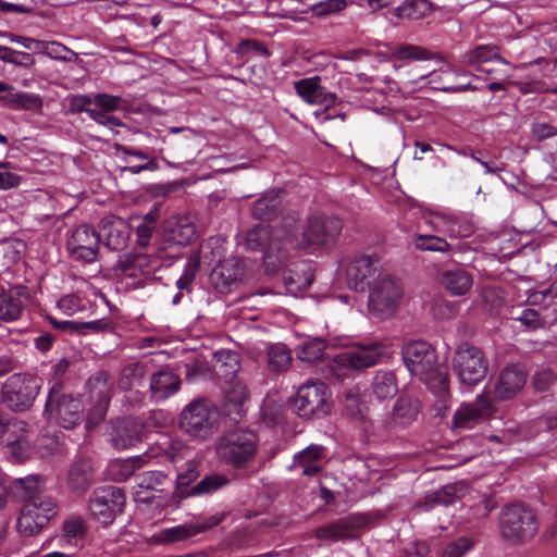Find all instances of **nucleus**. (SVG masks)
Returning a JSON list of instances; mask_svg holds the SVG:
<instances>
[{
    "instance_id": "f257e3e1",
    "label": "nucleus",
    "mask_w": 557,
    "mask_h": 557,
    "mask_svg": "<svg viewBox=\"0 0 557 557\" xmlns=\"http://www.w3.org/2000/svg\"><path fill=\"white\" fill-rule=\"evenodd\" d=\"M258 435L249 430H234L215 443L218 459L234 470H249L258 453Z\"/></svg>"
},
{
    "instance_id": "f03ea898",
    "label": "nucleus",
    "mask_w": 557,
    "mask_h": 557,
    "mask_svg": "<svg viewBox=\"0 0 557 557\" xmlns=\"http://www.w3.org/2000/svg\"><path fill=\"white\" fill-rule=\"evenodd\" d=\"M85 408L78 395L72 394L63 381H53L49 387L44 414L59 426L72 430L84 420Z\"/></svg>"
},
{
    "instance_id": "7ed1b4c3",
    "label": "nucleus",
    "mask_w": 557,
    "mask_h": 557,
    "mask_svg": "<svg viewBox=\"0 0 557 557\" xmlns=\"http://www.w3.org/2000/svg\"><path fill=\"white\" fill-rule=\"evenodd\" d=\"M219 408L207 398H198L182 410L180 426L189 436L206 441L219 429Z\"/></svg>"
},
{
    "instance_id": "20e7f679",
    "label": "nucleus",
    "mask_w": 557,
    "mask_h": 557,
    "mask_svg": "<svg viewBox=\"0 0 557 557\" xmlns=\"http://www.w3.org/2000/svg\"><path fill=\"white\" fill-rule=\"evenodd\" d=\"M384 346L379 343L354 345L335 355L329 364L330 372L337 380H344L351 370L373 367L384 356Z\"/></svg>"
},
{
    "instance_id": "39448f33",
    "label": "nucleus",
    "mask_w": 557,
    "mask_h": 557,
    "mask_svg": "<svg viewBox=\"0 0 557 557\" xmlns=\"http://www.w3.org/2000/svg\"><path fill=\"white\" fill-rule=\"evenodd\" d=\"M403 359L409 372L429 383L438 379L443 391H447L446 379L440 374L434 348L425 341H412L403 347Z\"/></svg>"
},
{
    "instance_id": "423d86ee",
    "label": "nucleus",
    "mask_w": 557,
    "mask_h": 557,
    "mask_svg": "<svg viewBox=\"0 0 557 557\" xmlns=\"http://www.w3.org/2000/svg\"><path fill=\"white\" fill-rule=\"evenodd\" d=\"M539 530L535 513L522 504H511L503 508L499 517L502 536L515 544L533 539Z\"/></svg>"
},
{
    "instance_id": "0eeeda50",
    "label": "nucleus",
    "mask_w": 557,
    "mask_h": 557,
    "mask_svg": "<svg viewBox=\"0 0 557 557\" xmlns=\"http://www.w3.org/2000/svg\"><path fill=\"white\" fill-rule=\"evenodd\" d=\"M42 387V381L28 373H14L1 386V401L12 411L29 409Z\"/></svg>"
},
{
    "instance_id": "6e6552de",
    "label": "nucleus",
    "mask_w": 557,
    "mask_h": 557,
    "mask_svg": "<svg viewBox=\"0 0 557 557\" xmlns=\"http://www.w3.org/2000/svg\"><path fill=\"white\" fill-rule=\"evenodd\" d=\"M488 361L479 347L463 344L454 354L453 371L461 385L476 386L485 379Z\"/></svg>"
},
{
    "instance_id": "1a4fd4ad",
    "label": "nucleus",
    "mask_w": 557,
    "mask_h": 557,
    "mask_svg": "<svg viewBox=\"0 0 557 557\" xmlns=\"http://www.w3.org/2000/svg\"><path fill=\"white\" fill-rule=\"evenodd\" d=\"M59 510L55 499L49 495L36 497L23 504L17 518V531L24 536H33L47 527Z\"/></svg>"
},
{
    "instance_id": "9d476101",
    "label": "nucleus",
    "mask_w": 557,
    "mask_h": 557,
    "mask_svg": "<svg viewBox=\"0 0 557 557\" xmlns=\"http://www.w3.org/2000/svg\"><path fill=\"white\" fill-rule=\"evenodd\" d=\"M345 273L348 287L363 293L383 273L381 260L375 252L352 253L345 260Z\"/></svg>"
},
{
    "instance_id": "9b49d317",
    "label": "nucleus",
    "mask_w": 557,
    "mask_h": 557,
    "mask_svg": "<svg viewBox=\"0 0 557 557\" xmlns=\"http://www.w3.org/2000/svg\"><path fill=\"white\" fill-rule=\"evenodd\" d=\"M295 412L301 418H322L331 410L330 392L323 382L304 383L293 400Z\"/></svg>"
},
{
    "instance_id": "f8f14e48",
    "label": "nucleus",
    "mask_w": 557,
    "mask_h": 557,
    "mask_svg": "<svg viewBox=\"0 0 557 557\" xmlns=\"http://www.w3.org/2000/svg\"><path fill=\"white\" fill-rule=\"evenodd\" d=\"M369 309L382 319L394 314L401 298L400 285L386 272L379 275L367 288Z\"/></svg>"
},
{
    "instance_id": "ddd939ff",
    "label": "nucleus",
    "mask_w": 557,
    "mask_h": 557,
    "mask_svg": "<svg viewBox=\"0 0 557 557\" xmlns=\"http://www.w3.org/2000/svg\"><path fill=\"white\" fill-rule=\"evenodd\" d=\"M125 495L121 488L108 485L96 488L89 498V511L94 520L107 527L123 511Z\"/></svg>"
},
{
    "instance_id": "4468645a",
    "label": "nucleus",
    "mask_w": 557,
    "mask_h": 557,
    "mask_svg": "<svg viewBox=\"0 0 557 557\" xmlns=\"http://www.w3.org/2000/svg\"><path fill=\"white\" fill-rule=\"evenodd\" d=\"M112 388L113 381L106 371L96 372L86 382V391L91 403L87 418L88 426L96 425L106 418Z\"/></svg>"
},
{
    "instance_id": "2eb2a0df",
    "label": "nucleus",
    "mask_w": 557,
    "mask_h": 557,
    "mask_svg": "<svg viewBox=\"0 0 557 557\" xmlns=\"http://www.w3.org/2000/svg\"><path fill=\"white\" fill-rule=\"evenodd\" d=\"M224 513L195 516L191 520L170 528L162 529L157 540L160 544H173L188 541L219 525L224 520Z\"/></svg>"
},
{
    "instance_id": "dca6fc26",
    "label": "nucleus",
    "mask_w": 557,
    "mask_h": 557,
    "mask_svg": "<svg viewBox=\"0 0 557 557\" xmlns=\"http://www.w3.org/2000/svg\"><path fill=\"white\" fill-rule=\"evenodd\" d=\"M495 412L493 399L485 393L475 397L473 403L461 404L453 416V429L471 430L488 419Z\"/></svg>"
},
{
    "instance_id": "f3484780",
    "label": "nucleus",
    "mask_w": 557,
    "mask_h": 557,
    "mask_svg": "<svg viewBox=\"0 0 557 557\" xmlns=\"http://www.w3.org/2000/svg\"><path fill=\"white\" fill-rule=\"evenodd\" d=\"M315 267L311 260L301 257L294 259L283 273V282L286 290L296 296L307 290L314 278Z\"/></svg>"
},
{
    "instance_id": "a211bd4d",
    "label": "nucleus",
    "mask_w": 557,
    "mask_h": 557,
    "mask_svg": "<svg viewBox=\"0 0 557 557\" xmlns=\"http://www.w3.org/2000/svg\"><path fill=\"white\" fill-rule=\"evenodd\" d=\"M342 226L341 219L336 216L313 215L308 220L304 239L306 244H325L339 234Z\"/></svg>"
},
{
    "instance_id": "6ab92c4d",
    "label": "nucleus",
    "mask_w": 557,
    "mask_h": 557,
    "mask_svg": "<svg viewBox=\"0 0 557 557\" xmlns=\"http://www.w3.org/2000/svg\"><path fill=\"white\" fill-rule=\"evenodd\" d=\"M146 246H135L133 251L120 256L116 270L129 277L138 273H150L158 267V261L151 255L143 251Z\"/></svg>"
},
{
    "instance_id": "aec40b11",
    "label": "nucleus",
    "mask_w": 557,
    "mask_h": 557,
    "mask_svg": "<svg viewBox=\"0 0 557 557\" xmlns=\"http://www.w3.org/2000/svg\"><path fill=\"white\" fill-rule=\"evenodd\" d=\"M528 374L520 364L506 367L495 384V396L500 400L513 398L527 383Z\"/></svg>"
},
{
    "instance_id": "412c9836",
    "label": "nucleus",
    "mask_w": 557,
    "mask_h": 557,
    "mask_svg": "<svg viewBox=\"0 0 557 557\" xmlns=\"http://www.w3.org/2000/svg\"><path fill=\"white\" fill-rule=\"evenodd\" d=\"M180 375L169 369H161L150 376V398L154 403H162L174 396L181 389Z\"/></svg>"
},
{
    "instance_id": "4be33fe9",
    "label": "nucleus",
    "mask_w": 557,
    "mask_h": 557,
    "mask_svg": "<svg viewBox=\"0 0 557 557\" xmlns=\"http://www.w3.org/2000/svg\"><path fill=\"white\" fill-rule=\"evenodd\" d=\"M75 244H121L126 237L121 235L117 225H104L98 233L91 226L84 224L75 230L72 235Z\"/></svg>"
},
{
    "instance_id": "5701e85b",
    "label": "nucleus",
    "mask_w": 557,
    "mask_h": 557,
    "mask_svg": "<svg viewBox=\"0 0 557 557\" xmlns=\"http://www.w3.org/2000/svg\"><path fill=\"white\" fill-rule=\"evenodd\" d=\"M10 454L16 461H23L30 458L34 446L28 424L22 420H15L11 423V431L8 440Z\"/></svg>"
},
{
    "instance_id": "b1692460",
    "label": "nucleus",
    "mask_w": 557,
    "mask_h": 557,
    "mask_svg": "<svg viewBox=\"0 0 557 557\" xmlns=\"http://www.w3.org/2000/svg\"><path fill=\"white\" fill-rule=\"evenodd\" d=\"M306 247L307 246H265V250L263 251V264L267 273H276L283 267L286 269L294 259L302 257L300 248Z\"/></svg>"
},
{
    "instance_id": "393cba45",
    "label": "nucleus",
    "mask_w": 557,
    "mask_h": 557,
    "mask_svg": "<svg viewBox=\"0 0 557 557\" xmlns=\"http://www.w3.org/2000/svg\"><path fill=\"white\" fill-rule=\"evenodd\" d=\"M297 95L310 104H321L329 108L335 102V95L321 86V78L312 76L295 83Z\"/></svg>"
},
{
    "instance_id": "a878e982",
    "label": "nucleus",
    "mask_w": 557,
    "mask_h": 557,
    "mask_svg": "<svg viewBox=\"0 0 557 557\" xmlns=\"http://www.w3.org/2000/svg\"><path fill=\"white\" fill-rule=\"evenodd\" d=\"M325 447L311 444L294 456L292 468L299 469L305 476H314L323 469Z\"/></svg>"
},
{
    "instance_id": "bb28decb",
    "label": "nucleus",
    "mask_w": 557,
    "mask_h": 557,
    "mask_svg": "<svg viewBox=\"0 0 557 557\" xmlns=\"http://www.w3.org/2000/svg\"><path fill=\"white\" fill-rule=\"evenodd\" d=\"M154 457H157L156 449L150 448L138 456L126 459H115L109 465V475L116 482L126 481L137 469L147 465Z\"/></svg>"
},
{
    "instance_id": "cd10ccee",
    "label": "nucleus",
    "mask_w": 557,
    "mask_h": 557,
    "mask_svg": "<svg viewBox=\"0 0 557 557\" xmlns=\"http://www.w3.org/2000/svg\"><path fill=\"white\" fill-rule=\"evenodd\" d=\"M28 300V292L25 286H14L0 294V319L3 321L17 320Z\"/></svg>"
},
{
    "instance_id": "c85d7f7f",
    "label": "nucleus",
    "mask_w": 557,
    "mask_h": 557,
    "mask_svg": "<svg viewBox=\"0 0 557 557\" xmlns=\"http://www.w3.org/2000/svg\"><path fill=\"white\" fill-rule=\"evenodd\" d=\"M361 524L357 516H349L319 527L314 535L321 541H342L354 536L355 530Z\"/></svg>"
},
{
    "instance_id": "c756f323",
    "label": "nucleus",
    "mask_w": 557,
    "mask_h": 557,
    "mask_svg": "<svg viewBox=\"0 0 557 557\" xmlns=\"http://www.w3.org/2000/svg\"><path fill=\"white\" fill-rule=\"evenodd\" d=\"M239 369L240 362L237 352L222 349L213 354L212 371L220 382H230L238 377Z\"/></svg>"
},
{
    "instance_id": "7c9ffc66",
    "label": "nucleus",
    "mask_w": 557,
    "mask_h": 557,
    "mask_svg": "<svg viewBox=\"0 0 557 557\" xmlns=\"http://www.w3.org/2000/svg\"><path fill=\"white\" fill-rule=\"evenodd\" d=\"M67 485L77 494L84 493L92 481V465L90 459L79 457L70 467Z\"/></svg>"
},
{
    "instance_id": "2f4dec72",
    "label": "nucleus",
    "mask_w": 557,
    "mask_h": 557,
    "mask_svg": "<svg viewBox=\"0 0 557 557\" xmlns=\"http://www.w3.org/2000/svg\"><path fill=\"white\" fill-rule=\"evenodd\" d=\"M140 425L132 419L117 420L112 428L111 442L119 449H126L140 441Z\"/></svg>"
},
{
    "instance_id": "473e14b6",
    "label": "nucleus",
    "mask_w": 557,
    "mask_h": 557,
    "mask_svg": "<svg viewBox=\"0 0 557 557\" xmlns=\"http://www.w3.org/2000/svg\"><path fill=\"white\" fill-rule=\"evenodd\" d=\"M223 383L225 410L228 414H240L243 412V405L249 398V391L246 384L239 377Z\"/></svg>"
},
{
    "instance_id": "72a5a7b5",
    "label": "nucleus",
    "mask_w": 557,
    "mask_h": 557,
    "mask_svg": "<svg viewBox=\"0 0 557 557\" xmlns=\"http://www.w3.org/2000/svg\"><path fill=\"white\" fill-rule=\"evenodd\" d=\"M92 102L94 109H96L98 113L103 115L104 120H108V122H97L98 124L107 126L109 128L123 126L122 121L117 116L112 114V112L117 110L121 106L122 99L120 96L100 92L94 96Z\"/></svg>"
},
{
    "instance_id": "f704fd0d",
    "label": "nucleus",
    "mask_w": 557,
    "mask_h": 557,
    "mask_svg": "<svg viewBox=\"0 0 557 557\" xmlns=\"http://www.w3.org/2000/svg\"><path fill=\"white\" fill-rule=\"evenodd\" d=\"M168 476L161 471H147L137 475V490L134 492V499L137 503H150L152 491H162L161 486L166 482Z\"/></svg>"
},
{
    "instance_id": "c9c22d12",
    "label": "nucleus",
    "mask_w": 557,
    "mask_h": 557,
    "mask_svg": "<svg viewBox=\"0 0 557 557\" xmlns=\"http://www.w3.org/2000/svg\"><path fill=\"white\" fill-rule=\"evenodd\" d=\"M460 63L467 66H480L483 63L497 61L503 64L508 62L500 55L496 45H479L460 55Z\"/></svg>"
},
{
    "instance_id": "e433bc0d",
    "label": "nucleus",
    "mask_w": 557,
    "mask_h": 557,
    "mask_svg": "<svg viewBox=\"0 0 557 557\" xmlns=\"http://www.w3.org/2000/svg\"><path fill=\"white\" fill-rule=\"evenodd\" d=\"M441 282L445 289L454 296L466 295L472 287L471 275L462 269L444 272Z\"/></svg>"
},
{
    "instance_id": "4c0bfd02",
    "label": "nucleus",
    "mask_w": 557,
    "mask_h": 557,
    "mask_svg": "<svg viewBox=\"0 0 557 557\" xmlns=\"http://www.w3.org/2000/svg\"><path fill=\"white\" fill-rule=\"evenodd\" d=\"M398 392L396 375L392 371H379L372 381V393L380 399L393 398Z\"/></svg>"
},
{
    "instance_id": "58836bf2",
    "label": "nucleus",
    "mask_w": 557,
    "mask_h": 557,
    "mask_svg": "<svg viewBox=\"0 0 557 557\" xmlns=\"http://www.w3.org/2000/svg\"><path fill=\"white\" fill-rule=\"evenodd\" d=\"M230 483L228 478L225 474L213 473L205 476L201 481H199L196 485L191 486L188 491H186L185 496L194 497V496H202L212 494L223 486Z\"/></svg>"
},
{
    "instance_id": "ea45409f",
    "label": "nucleus",
    "mask_w": 557,
    "mask_h": 557,
    "mask_svg": "<svg viewBox=\"0 0 557 557\" xmlns=\"http://www.w3.org/2000/svg\"><path fill=\"white\" fill-rule=\"evenodd\" d=\"M420 411V401L411 397H400L394 405L393 418L400 424H409L416 420Z\"/></svg>"
},
{
    "instance_id": "a19ab883",
    "label": "nucleus",
    "mask_w": 557,
    "mask_h": 557,
    "mask_svg": "<svg viewBox=\"0 0 557 557\" xmlns=\"http://www.w3.org/2000/svg\"><path fill=\"white\" fill-rule=\"evenodd\" d=\"M267 360L271 371L282 372L288 369L292 362V352L284 344H272L268 347Z\"/></svg>"
},
{
    "instance_id": "79ce46f5",
    "label": "nucleus",
    "mask_w": 557,
    "mask_h": 557,
    "mask_svg": "<svg viewBox=\"0 0 557 557\" xmlns=\"http://www.w3.org/2000/svg\"><path fill=\"white\" fill-rule=\"evenodd\" d=\"M281 206L278 193L271 191L258 199L251 209L252 215L258 220H270L276 215Z\"/></svg>"
},
{
    "instance_id": "37998d69",
    "label": "nucleus",
    "mask_w": 557,
    "mask_h": 557,
    "mask_svg": "<svg viewBox=\"0 0 557 557\" xmlns=\"http://www.w3.org/2000/svg\"><path fill=\"white\" fill-rule=\"evenodd\" d=\"M433 7L429 0H405L396 8V14L401 18L420 20L426 16Z\"/></svg>"
},
{
    "instance_id": "c03bdc74",
    "label": "nucleus",
    "mask_w": 557,
    "mask_h": 557,
    "mask_svg": "<svg viewBox=\"0 0 557 557\" xmlns=\"http://www.w3.org/2000/svg\"><path fill=\"white\" fill-rule=\"evenodd\" d=\"M8 104L15 110L39 111L42 107L40 96L26 91L9 94L4 97Z\"/></svg>"
},
{
    "instance_id": "a18cd8bd",
    "label": "nucleus",
    "mask_w": 557,
    "mask_h": 557,
    "mask_svg": "<svg viewBox=\"0 0 557 557\" xmlns=\"http://www.w3.org/2000/svg\"><path fill=\"white\" fill-rule=\"evenodd\" d=\"M12 488L18 493L24 504L36 497L46 496L39 491V476L37 475L15 479L12 483Z\"/></svg>"
},
{
    "instance_id": "49530a36",
    "label": "nucleus",
    "mask_w": 557,
    "mask_h": 557,
    "mask_svg": "<svg viewBox=\"0 0 557 557\" xmlns=\"http://www.w3.org/2000/svg\"><path fill=\"white\" fill-rule=\"evenodd\" d=\"M392 58L399 61H425L436 58L432 52L423 47L414 45H401L394 49Z\"/></svg>"
},
{
    "instance_id": "de8ad7c7",
    "label": "nucleus",
    "mask_w": 557,
    "mask_h": 557,
    "mask_svg": "<svg viewBox=\"0 0 557 557\" xmlns=\"http://www.w3.org/2000/svg\"><path fill=\"white\" fill-rule=\"evenodd\" d=\"M86 532L85 521L81 517H71L63 523V535L60 542H66L77 546Z\"/></svg>"
},
{
    "instance_id": "09e8293b",
    "label": "nucleus",
    "mask_w": 557,
    "mask_h": 557,
    "mask_svg": "<svg viewBox=\"0 0 557 557\" xmlns=\"http://www.w3.org/2000/svg\"><path fill=\"white\" fill-rule=\"evenodd\" d=\"M55 327L70 332L85 333L87 331L99 332L110 329V322L104 319L94 320L89 322H73V321H61L57 322L52 320Z\"/></svg>"
},
{
    "instance_id": "8fccbe9b",
    "label": "nucleus",
    "mask_w": 557,
    "mask_h": 557,
    "mask_svg": "<svg viewBox=\"0 0 557 557\" xmlns=\"http://www.w3.org/2000/svg\"><path fill=\"white\" fill-rule=\"evenodd\" d=\"M92 98L94 96L90 95L73 96L70 99V108L73 112H86L95 122H102L104 121V116L94 109ZM106 122H108V120H106Z\"/></svg>"
},
{
    "instance_id": "3c124183",
    "label": "nucleus",
    "mask_w": 557,
    "mask_h": 557,
    "mask_svg": "<svg viewBox=\"0 0 557 557\" xmlns=\"http://www.w3.org/2000/svg\"><path fill=\"white\" fill-rule=\"evenodd\" d=\"M457 499V490L455 485H445L438 491L433 492L432 494L425 497V506L426 509H430L436 505L448 506L456 502Z\"/></svg>"
},
{
    "instance_id": "603ef678",
    "label": "nucleus",
    "mask_w": 557,
    "mask_h": 557,
    "mask_svg": "<svg viewBox=\"0 0 557 557\" xmlns=\"http://www.w3.org/2000/svg\"><path fill=\"white\" fill-rule=\"evenodd\" d=\"M325 349L324 341L315 337L307 339L298 352V358L301 361L314 362L323 356Z\"/></svg>"
},
{
    "instance_id": "864d4df0",
    "label": "nucleus",
    "mask_w": 557,
    "mask_h": 557,
    "mask_svg": "<svg viewBox=\"0 0 557 557\" xmlns=\"http://www.w3.org/2000/svg\"><path fill=\"white\" fill-rule=\"evenodd\" d=\"M72 261L81 264L92 263L98 257L97 246H65Z\"/></svg>"
},
{
    "instance_id": "5fc2aeb1",
    "label": "nucleus",
    "mask_w": 557,
    "mask_h": 557,
    "mask_svg": "<svg viewBox=\"0 0 557 557\" xmlns=\"http://www.w3.org/2000/svg\"><path fill=\"white\" fill-rule=\"evenodd\" d=\"M199 476V462L196 460L186 461L184 468L177 473L176 484L181 494H186L182 488L188 487Z\"/></svg>"
},
{
    "instance_id": "6e6d98bb",
    "label": "nucleus",
    "mask_w": 557,
    "mask_h": 557,
    "mask_svg": "<svg viewBox=\"0 0 557 557\" xmlns=\"http://www.w3.org/2000/svg\"><path fill=\"white\" fill-rule=\"evenodd\" d=\"M432 222L435 223L437 226L445 227L446 231L450 233V236L455 237L466 235V232H462L460 230L456 216L446 212H434L432 214Z\"/></svg>"
},
{
    "instance_id": "4d7b16f0",
    "label": "nucleus",
    "mask_w": 557,
    "mask_h": 557,
    "mask_svg": "<svg viewBox=\"0 0 557 557\" xmlns=\"http://www.w3.org/2000/svg\"><path fill=\"white\" fill-rule=\"evenodd\" d=\"M60 311L66 315H73L86 309V301L77 295H65L57 304Z\"/></svg>"
},
{
    "instance_id": "13d9d810",
    "label": "nucleus",
    "mask_w": 557,
    "mask_h": 557,
    "mask_svg": "<svg viewBox=\"0 0 557 557\" xmlns=\"http://www.w3.org/2000/svg\"><path fill=\"white\" fill-rule=\"evenodd\" d=\"M344 411L350 418L360 420L364 418V405L361 403L359 396L352 392L346 394L344 399Z\"/></svg>"
},
{
    "instance_id": "bf43d9fd",
    "label": "nucleus",
    "mask_w": 557,
    "mask_h": 557,
    "mask_svg": "<svg viewBox=\"0 0 557 557\" xmlns=\"http://www.w3.org/2000/svg\"><path fill=\"white\" fill-rule=\"evenodd\" d=\"M274 240L278 238H272L270 226L262 223L255 225L246 235V244H269Z\"/></svg>"
},
{
    "instance_id": "052dcab7",
    "label": "nucleus",
    "mask_w": 557,
    "mask_h": 557,
    "mask_svg": "<svg viewBox=\"0 0 557 557\" xmlns=\"http://www.w3.org/2000/svg\"><path fill=\"white\" fill-rule=\"evenodd\" d=\"M472 547L473 541L470 537L461 536L445 547L442 557H462Z\"/></svg>"
},
{
    "instance_id": "680f3d73",
    "label": "nucleus",
    "mask_w": 557,
    "mask_h": 557,
    "mask_svg": "<svg viewBox=\"0 0 557 557\" xmlns=\"http://www.w3.org/2000/svg\"><path fill=\"white\" fill-rule=\"evenodd\" d=\"M346 8L345 0H323L314 3L311 8L313 14L318 16H326L341 12Z\"/></svg>"
},
{
    "instance_id": "e2e57ef3",
    "label": "nucleus",
    "mask_w": 557,
    "mask_h": 557,
    "mask_svg": "<svg viewBox=\"0 0 557 557\" xmlns=\"http://www.w3.org/2000/svg\"><path fill=\"white\" fill-rule=\"evenodd\" d=\"M164 451L168 459L172 462H177L187 456L189 449L182 441L172 440L169 442Z\"/></svg>"
},
{
    "instance_id": "0e129e2a",
    "label": "nucleus",
    "mask_w": 557,
    "mask_h": 557,
    "mask_svg": "<svg viewBox=\"0 0 557 557\" xmlns=\"http://www.w3.org/2000/svg\"><path fill=\"white\" fill-rule=\"evenodd\" d=\"M516 320L530 330H536L543 325L540 313L534 309L522 310L521 314L516 318Z\"/></svg>"
},
{
    "instance_id": "69168bd1",
    "label": "nucleus",
    "mask_w": 557,
    "mask_h": 557,
    "mask_svg": "<svg viewBox=\"0 0 557 557\" xmlns=\"http://www.w3.org/2000/svg\"><path fill=\"white\" fill-rule=\"evenodd\" d=\"M557 376L549 369H544L534 374L533 385L537 391H546L555 381Z\"/></svg>"
},
{
    "instance_id": "338daca9",
    "label": "nucleus",
    "mask_w": 557,
    "mask_h": 557,
    "mask_svg": "<svg viewBox=\"0 0 557 557\" xmlns=\"http://www.w3.org/2000/svg\"><path fill=\"white\" fill-rule=\"evenodd\" d=\"M532 135L537 140H544L557 135V128L546 122H535L532 125Z\"/></svg>"
},
{
    "instance_id": "774afa93",
    "label": "nucleus",
    "mask_w": 557,
    "mask_h": 557,
    "mask_svg": "<svg viewBox=\"0 0 557 557\" xmlns=\"http://www.w3.org/2000/svg\"><path fill=\"white\" fill-rule=\"evenodd\" d=\"M429 553V546L425 542H414L409 544L398 557H425Z\"/></svg>"
}]
</instances>
